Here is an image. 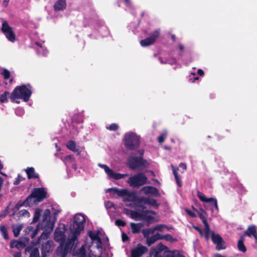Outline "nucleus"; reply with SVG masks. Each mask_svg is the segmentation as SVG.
Wrapping results in <instances>:
<instances>
[{"label":"nucleus","mask_w":257,"mask_h":257,"mask_svg":"<svg viewBox=\"0 0 257 257\" xmlns=\"http://www.w3.org/2000/svg\"><path fill=\"white\" fill-rule=\"evenodd\" d=\"M26 172L29 179L36 178L38 177V175L35 173V169L33 167L27 168L26 170Z\"/></svg>","instance_id":"29"},{"label":"nucleus","mask_w":257,"mask_h":257,"mask_svg":"<svg viewBox=\"0 0 257 257\" xmlns=\"http://www.w3.org/2000/svg\"><path fill=\"white\" fill-rule=\"evenodd\" d=\"M130 168L133 169L141 167H147L149 165L148 162L141 157H134L131 156L128 162Z\"/></svg>","instance_id":"10"},{"label":"nucleus","mask_w":257,"mask_h":257,"mask_svg":"<svg viewBox=\"0 0 257 257\" xmlns=\"http://www.w3.org/2000/svg\"><path fill=\"white\" fill-rule=\"evenodd\" d=\"M171 167H172L173 172L175 176V178L176 182L177 183V185H178V186L181 187L182 185L181 181L177 174V169L175 168L173 165H172Z\"/></svg>","instance_id":"32"},{"label":"nucleus","mask_w":257,"mask_h":257,"mask_svg":"<svg viewBox=\"0 0 257 257\" xmlns=\"http://www.w3.org/2000/svg\"><path fill=\"white\" fill-rule=\"evenodd\" d=\"M126 213L133 219L144 220L149 224L153 222H158L159 220V216L156 213L152 210H146L142 212L128 211Z\"/></svg>","instance_id":"7"},{"label":"nucleus","mask_w":257,"mask_h":257,"mask_svg":"<svg viewBox=\"0 0 257 257\" xmlns=\"http://www.w3.org/2000/svg\"><path fill=\"white\" fill-rule=\"evenodd\" d=\"M172 238V236L170 234H167L165 235H164V238L167 240H170Z\"/></svg>","instance_id":"49"},{"label":"nucleus","mask_w":257,"mask_h":257,"mask_svg":"<svg viewBox=\"0 0 257 257\" xmlns=\"http://www.w3.org/2000/svg\"><path fill=\"white\" fill-rule=\"evenodd\" d=\"M39 251L37 248H34L31 252L30 257H39Z\"/></svg>","instance_id":"36"},{"label":"nucleus","mask_w":257,"mask_h":257,"mask_svg":"<svg viewBox=\"0 0 257 257\" xmlns=\"http://www.w3.org/2000/svg\"><path fill=\"white\" fill-rule=\"evenodd\" d=\"M14 257H21V253L20 252H17L14 254Z\"/></svg>","instance_id":"52"},{"label":"nucleus","mask_w":257,"mask_h":257,"mask_svg":"<svg viewBox=\"0 0 257 257\" xmlns=\"http://www.w3.org/2000/svg\"><path fill=\"white\" fill-rule=\"evenodd\" d=\"M127 182L130 186L139 187L148 183V179L143 174L140 173L130 177Z\"/></svg>","instance_id":"8"},{"label":"nucleus","mask_w":257,"mask_h":257,"mask_svg":"<svg viewBox=\"0 0 257 257\" xmlns=\"http://www.w3.org/2000/svg\"><path fill=\"white\" fill-rule=\"evenodd\" d=\"M151 230L152 232H154L155 230L160 231L161 232H165L166 231L169 230V228L164 224H158L154 227L151 228Z\"/></svg>","instance_id":"27"},{"label":"nucleus","mask_w":257,"mask_h":257,"mask_svg":"<svg viewBox=\"0 0 257 257\" xmlns=\"http://www.w3.org/2000/svg\"><path fill=\"white\" fill-rule=\"evenodd\" d=\"M131 226L132 230V232L135 233L140 232L141 228L143 226V224L142 223H131Z\"/></svg>","instance_id":"28"},{"label":"nucleus","mask_w":257,"mask_h":257,"mask_svg":"<svg viewBox=\"0 0 257 257\" xmlns=\"http://www.w3.org/2000/svg\"><path fill=\"white\" fill-rule=\"evenodd\" d=\"M61 211V209L57 205L51 206L50 208L45 209L43 212L42 219L38 225L37 229L35 230L32 235V237H34L37 234L38 230L44 229L41 238L47 237L53 230L57 220V215Z\"/></svg>","instance_id":"2"},{"label":"nucleus","mask_w":257,"mask_h":257,"mask_svg":"<svg viewBox=\"0 0 257 257\" xmlns=\"http://www.w3.org/2000/svg\"><path fill=\"white\" fill-rule=\"evenodd\" d=\"M1 74L3 76L4 78L6 80L9 79L10 76V72L7 69H4L2 71Z\"/></svg>","instance_id":"37"},{"label":"nucleus","mask_w":257,"mask_h":257,"mask_svg":"<svg viewBox=\"0 0 257 257\" xmlns=\"http://www.w3.org/2000/svg\"><path fill=\"white\" fill-rule=\"evenodd\" d=\"M179 49L181 50H183L184 49V47L183 45H179Z\"/></svg>","instance_id":"58"},{"label":"nucleus","mask_w":257,"mask_h":257,"mask_svg":"<svg viewBox=\"0 0 257 257\" xmlns=\"http://www.w3.org/2000/svg\"><path fill=\"white\" fill-rule=\"evenodd\" d=\"M36 45H37L38 46H39L40 47H41V49H42V46L41 44H40L38 42H37L36 43Z\"/></svg>","instance_id":"59"},{"label":"nucleus","mask_w":257,"mask_h":257,"mask_svg":"<svg viewBox=\"0 0 257 257\" xmlns=\"http://www.w3.org/2000/svg\"><path fill=\"white\" fill-rule=\"evenodd\" d=\"M128 237L127 236V235L124 233H122V239L123 240V241H125V240H126L127 239Z\"/></svg>","instance_id":"50"},{"label":"nucleus","mask_w":257,"mask_h":257,"mask_svg":"<svg viewBox=\"0 0 257 257\" xmlns=\"http://www.w3.org/2000/svg\"><path fill=\"white\" fill-rule=\"evenodd\" d=\"M26 240L18 239L11 241L10 245L12 248L16 247L18 249L23 248L26 245Z\"/></svg>","instance_id":"20"},{"label":"nucleus","mask_w":257,"mask_h":257,"mask_svg":"<svg viewBox=\"0 0 257 257\" xmlns=\"http://www.w3.org/2000/svg\"><path fill=\"white\" fill-rule=\"evenodd\" d=\"M42 214V210L40 208H36L35 210L33 222H36L38 221Z\"/></svg>","instance_id":"33"},{"label":"nucleus","mask_w":257,"mask_h":257,"mask_svg":"<svg viewBox=\"0 0 257 257\" xmlns=\"http://www.w3.org/2000/svg\"><path fill=\"white\" fill-rule=\"evenodd\" d=\"M118 125L116 123H112L109 126L106 127V128L110 131H115L118 128Z\"/></svg>","instance_id":"40"},{"label":"nucleus","mask_w":257,"mask_h":257,"mask_svg":"<svg viewBox=\"0 0 257 257\" xmlns=\"http://www.w3.org/2000/svg\"><path fill=\"white\" fill-rule=\"evenodd\" d=\"M244 241V236H241L240 237V239L238 240V243H237V246H238V249L240 251H242L243 252H245L246 250V247L243 244Z\"/></svg>","instance_id":"31"},{"label":"nucleus","mask_w":257,"mask_h":257,"mask_svg":"<svg viewBox=\"0 0 257 257\" xmlns=\"http://www.w3.org/2000/svg\"><path fill=\"white\" fill-rule=\"evenodd\" d=\"M143 151H140V154H141V155H142V154H143Z\"/></svg>","instance_id":"63"},{"label":"nucleus","mask_w":257,"mask_h":257,"mask_svg":"<svg viewBox=\"0 0 257 257\" xmlns=\"http://www.w3.org/2000/svg\"><path fill=\"white\" fill-rule=\"evenodd\" d=\"M2 31L10 41L14 42L15 41L16 36L13 28L6 21L3 22Z\"/></svg>","instance_id":"13"},{"label":"nucleus","mask_w":257,"mask_h":257,"mask_svg":"<svg viewBox=\"0 0 257 257\" xmlns=\"http://www.w3.org/2000/svg\"><path fill=\"white\" fill-rule=\"evenodd\" d=\"M46 195L47 192L44 188H36L24 202L17 203L15 207L19 209L22 205L32 206L42 201L46 197Z\"/></svg>","instance_id":"6"},{"label":"nucleus","mask_w":257,"mask_h":257,"mask_svg":"<svg viewBox=\"0 0 257 257\" xmlns=\"http://www.w3.org/2000/svg\"><path fill=\"white\" fill-rule=\"evenodd\" d=\"M211 236V238L213 242L216 245V248L219 250L225 248L224 241L222 237L218 234L215 233L213 231H211L209 233V238Z\"/></svg>","instance_id":"12"},{"label":"nucleus","mask_w":257,"mask_h":257,"mask_svg":"<svg viewBox=\"0 0 257 257\" xmlns=\"http://www.w3.org/2000/svg\"><path fill=\"white\" fill-rule=\"evenodd\" d=\"M22 228L23 225L20 224H16L12 225L13 231L16 237L19 235L20 232L22 230Z\"/></svg>","instance_id":"30"},{"label":"nucleus","mask_w":257,"mask_h":257,"mask_svg":"<svg viewBox=\"0 0 257 257\" xmlns=\"http://www.w3.org/2000/svg\"><path fill=\"white\" fill-rule=\"evenodd\" d=\"M244 234L249 237L253 236L256 241H257V233L256 227L254 225L248 226L246 230L244 232Z\"/></svg>","instance_id":"21"},{"label":"nucleus","mask_w":257,"mask_h":257,"mask_svg":"<svg viewBox=\"0 0 257 257\" xmlns=\"http://www.w3.org/2000/svg\"><path fill=\"white\" fill-rule=\"evenodd\" d=\"M85 218L83 215L77 214L74 217V222L70 226L71 233L72 234V238L68 243V247L72 246L74 243L81 232L83 230Z\"/></svg>","instance_id":"4"},{"label":"nucleus","mask_w":257,"mask_h":257,"mask_svg":"<svg viewBox=\"0 0 257 257\" xmlns=\"http://www.w3.org/2000/svg\"><path fill=\"white\" fill-rule=\"evenodd\" d=\"M153 238H155V239H156V240L163 239L164 238V235H161V234H160L159 233H156V234H155L153 236Z\"/></svg>","instance_id":"46"},{"label":"nucleus","mask_w":257,"mask_h":257,"mask_svg":"<svg viewBox=\"0 0 257 257\" xmlns=\"http://www.w3.org/2000/svg\"><path fill=\"white\" fill-rule=\"evenodd\" d=\"M46 50H44L43 52H42V54L43 55H45L46 54ZM39 53H41V51L40 50H38Z\"/></svg>","instance_id":"56"},{"label":"nucleus","mask_w":257,"mask_h":257,"mask_svg":"<svg viewBox=\"0 0 257 257\" xmlns=\"http://www.w3.org/2000/svg\"><path fill=\"white\" fill-rule=\"evenodd\" d=\"M20 181H21L20 176H19L17 179L15 181L14 184L16 185H17V184H19Z\"/></svg>","instance_id":"51"},{"label":"nucleus","mask_w":257,"mask_h":257,"mask_svg":"<svg viewBox=\"0 0 257 257\" xmlns=\"http://www.w3.org/2000/svg\"><path fill=\"white\" fill-rule=\"evenodd\" d=\"M172 257H184L183 255L179 254V253H177V254H175Z\"/></svg>","instance_id":"54"},{"label":"nucleus","mask_w":257,"mask_h":257,"mask_svg":"<svg viewBox=\"0 0 257 257\" xmlns=\"http://www.w3.org/2000/svg\"><path fill=\"white\" fill-rule=\"evenodd\" d=\"M194 228L199 231V233L200 234L201 236L202 237H204L205 238V230L204 229V231L201 230L197 226H194Z\"/></svg>","instance_id":"42"},{"label":"nucleus","mask_w":257,"mask_h":257,"mask_svg":"<svg viewBox=\"0 0 257 257\" xmlns=\"http://www.w3.org/2000/svg\"><path fill=\"white\" fill-rule=\"evenodd\" d=\"M179 168L181 169V172L183 173L187 168L186 165L184 163H181L179 165Z\"/></svg>","instance_id":"45"},{"label":"nucleus","mask_w":257,"mask_h":257,"mask_svg":"<svg viewBox=\"0 0 257 257\" xmlns=\"http://www.w3.org/2000/svg\"><path fill=\"white\" fill-rule=\"evenodd\" d=\"M214 257H225V256L222 255L220 254H216L214 255Z\"/></svg>","instance_id":"57"},{"label":"nucleus","mask_w":257,"mask_h":257,"mask_svg":"<svg viewBox=\"0 0 257 257\" xmlns=\"http://www.w3.org/2000/svg\"><path fill=\"white\" fill-rule=\"evenodd\" d=\"M3 168V166L0 164V170Z\"/></svg>","instance_id":"62"},{"label":"nucleus","mask_w":257,"mask_h":257,"mask_svg":"<svg viewBox=\"0 0 257 257\" xmlns=\"http://www.w3.org/2000/svg\"><path fill=\"white\" fill-rule=\"evenodd\" d=\"M147 250L145 246L139 244L132 250L131 257H140L147 252Z\"/></svg>","instance_id":"18"},{"label":"nucleus","mask_w":257,"mask_h":257,"mask_svg":"<svg viewBox=\"0 0 257 257\" xmlns=\"http://www.w3.org/2000/svg\"><path fill=\"white\" fill-rule=\"evenodd\" d=\"M9 95V93L7 91H6L3 94H2L0 96V102L3 103L7 102V98Z\"/></svg>","instance_id":"35"},{"label":"nucleus","mask_w":257,"mask_h":257,"mask_svg":"<svg viewBox=\"0 0 257 257\" xmlns=\"http://www.w3.org/2000/svg\"><path fill=\"white\" fill-rule=\"evenodd\" d=\"M115 223L118 226H123L125 224V223L124 221L120 220H116L115 221Z\"/></svg>","instance_id":"47"},{"label":"nucleus","mask_w":257,"mask_h":257,"mask_svg":"<svg viewBox=\"0 0 257 257\" xmlns=\"http://www.w3.org/2000/svg\"><path fill=\"white\" fill-rule=\"evenodd\" d=\"M157 240L155 239V238H153V236H152L151 238L148 239L147 243L149 245H151L152 243H153Z\"/></svg>","instance_id":"44"},{"label":"nucleus","mask_w":257,"mask_h":257,"mask_svg":"<svg viewBox=\"0 0 257 257\" xmlns=\"http://www.w3.org/2000/svg\"><path fill=\"white\" fill-rule=\"evenodd\" d=\"M124 141L125 146L130 149H133L139 146L140 138L134 133H129L125 135Z\"/></svg>","instance_id":"9"},{"label":"nucleus","mask_w":257,"mask_h":257,"mask_svg":"<svg viewBox=\"0 0 257 257\" xmlns=\"http://www.w3.org/2000/svg\"><path fill=\"white\" fill-rule=\"evenodd\" d=\"M197 73L198 74H199L200 75H203L204 74L203 70L201 69L198 70Z\"/></svg>","instance_id":"53"},{"label":"nucleus","mask_w":257,"mask_h":257,"mask_svg":"<svg viewBox=\"0 0 257 257\" xmlns=\"http://www.w3.org/2000/svg\"><path fill=\"white\" fill-rule=\"evenodd\" d=\"M32 88L29 84L23 85L16 87L11 95L12 101L19 103V99L27 102L32 94Z\"/></svg>","instance_id":"5"},{"label":"nucleus","mask_w":257,"mask_h":257,"mask_svg":"<svg viewBox=\"0 0 257 257\" xmlns=\"http://www.w3.org/2000/svg\"><path fill=\"white\" fill-rule=\"evenodd\" d=\"M66 147L69 150L74 152H76L79 154L81 152L79 146H78L73 141H68L66 144Z\"/></svg>","instance_id":"22"},{"label":"nucleus","mask_w":257,"mask_h":257,"mask_svg":"<svg viewBox=\"0 0 257 257\" xmlns=\"http://www.w3.org/2000/svg\"><path fill=\"white\" fill-rule=\"evenodd\" d=\"M73 168H74V169H76V166L75 165H73Z\"/></svg>","instance_id":"64"},{"label":"nucleus","mask_w":257,"mask_h":257,"mask_svg":"<svg viewBox=\"0 0 257 257\" xmlns=\"http://www.w3.org/2000/svg\"><path fill=\"white\" fill-rule=\"evenodd\" d=\"M20 215L24 216L25 217H30V214L29 212L26 210H22L20 211Z\"/></svg>","instance_id":"41"},{"label":"nucleus","mask_w":257,"mask_h":257,"mask_svg":"<svg viewBox=\"0 0 257 257\" xmlns=\"http://www.w3.org/2000/svg\"><path fill=\"white\" fill-rule=\"evenodd\" d=\"M88 234L90 239L80 248L79 257H91L90 253L94 256H100L103 248L102 240V233L100 230H89Z\"/></svg>","instance_id":"1"},{"label":"nucleus","mask_w":257,"mask_h":257,"mask_svg":"<svg viewBox=\"0 0 257 257\" xmlns=\"http://www.w3.org/2000/svg\"><path fill=\"white\" fill-rule=\"evenodd\" d=\"M99 166L104 169L105 173L107 174L109 178L113 179L115 180H119L128 176V174H122L119 173H116L109 168L106 165L99 164Z\"/></svg>","instance_id":"11"},{"label":"nucleus","mask_w":257,"mask_h":257,"mask_svg":"<svg viewBox=\"0 0 257 257\" xmlns=\"http://www.w3.org/2000/svg\"><path fill=\"white\" fill-rule=\"evenodd\" d=\"M105 207L108 209H111L113 207V203L110 201H107L105 203Z\"/></svg>","instance_id":"43"},{"label":"nucleus","mask_w":257,"mask_h":257,"mask_svg":"<svg viewBox=\"0 0 257 257\" xmlns=\"http://www.w3.org/2000/svg\"><path fill=\"white\" fill-rule=\"evenodd\" d=\"M0 231L5 239H8L9 238L7 229L4 225H1Z\"/></svg>","instance_id":"34"},{"label":"nucleus","mask_w":257,"mask_h":257,"mask_svg":"<svg viewBox=\"0 0 257 257\" xmlns=\"http://www.w3.org/2000/svg\"><path fill=\"white\" fill-rule=\"evenodd\" d=\"M54 9L56 11H63L66 7V3L65 0H57L54 4Z\"/></svg>","instance_id":"23"},{"label":"nucleus","mask_w":257,"mask_h":257,"mask_svg":"<svg viewBox=\"0 0 257 257\" xmlns=\"http://www.w3.org/2000/svg\"><path fill=\"white\" fill-rule=\"evenodd\" d=\"M186 212L191 216L192 217H195V214L193 212H192L191 211L186 209Z\"/></svg>","instance_id":"48"},{"label":"nucleus","mask_w":257,"mask_h":257,"mask_svg":"<svg viewBox=\"0 0 257 257\" xmlns=\"http://www.w3.org/2000/svg\"><path fill=\"white\" fill-rule=\"evenodd\" d=\"M140 203L145 205H149L153 207H157L158 204L154 199L147 197L141 198L140 200Z\"/></svg>","instance_id":"19"},{"label":"nucleus","mask_w":257,"mask_h":257,"mask_svg":"<svg viewBox=\"0 0 257 257\" xmlns=\"http://www.w3.org/2000/svg\"><path fill=\"white\" fill-rule=\"evenodd\" d=\"M172 38L173 40L174 41L175 40V36L174 35H172Z\"/></svg>","instance_id":"60"},{"label":"nucleus","mask_w":257,"mask_h":257,"mask_svg":"<svg viewBox=\"0 0 257 257\" xmlns=\"http://www.w3.org/2000/svg\"><path fill=\"white\" fill-rule=\"evenodd\" d=\"M142 191H144V193L146 195L151 194L157 195L158 194L157 189L156 188L152 186L144 187L142 189Z\"/></svg>","instance_id":"24"},{"label":"nucleus","mask_w":257,"mask_h":257,"mask_svg":"<svg viewBox=\"0 0 257 257\" xmlns=\"http://www.w3.org/2000/svg\"><path fill=\"white\" fill-rule=\"evenodd\" d=\"M201 213H199V216L200 219L202 220L203 223L205 226V238L206 240L209 239V233L210 232V228L209 224H208L207 220L206 219V212L202 209L201 210Z\"/></svg>","instance_id":"16"},{"label":"nucleus","mask_w":257,"mask_h":257,"mask_svg":"<svg viewBox=\"0 0 257 257\" xmlns=\"http://www.w3.org/2000/svg\"><path fill=\"white\" fill-rule=\"evenodd\" d=\"M74 161V158L72 156H66L64 160V161L65 163H72Z\"/></svg>","instance_id":"39"},{"label":"nucleus","mask_w":257,"mask_h":257,"mask_svg":"<svg viewBox=\"0 0 257 257\" xmlns=\"http://www.w3.org/2000/svg\"><path fill=\"white\" fill-rule=\"evenodd\" d=\"M112 191L114 193L117 194L120 196H122L123 197L125 196V195L128 193V190H127V189H118L115 188L108 189L107 190V191Z\"/></svg>","instance_id":"26"},{"label":"nucleus","mask_w":257,"mask_h":257,"mask_svg":"<svg viewBox=\"0 0 257 257\" xmlns=\"http://www.w3.org/2000/svg\"><path fill=\"white\" fill-rule=\"evenodd\" d=\"M160 31L157 30L154 31L151 36L141 41L140 44L143 47H147L153 44L156 40L159 37Z\"/></svg>","instance_id":"14"},{"label":"nucleus","mask_w":257,"mask_h":257,"mask_svg":"<svg viewBox=\"0 0 257 257\" xmlns=\"http://www.w3.org/2000/svg\"><path fill=\"white\" fill-rule=\"evenodd\" d=\"M124 1H125V2L126 3H129L130 0H124Z\"/></svg>","instance_id":"61"},{"label":"nucleus","mask_w":257,"mask_h":257,"mask_svg":"<svg viewBox=\"0 0 257 257\" xmlns=\"http://www.w3.org/2000/svg\"><path fill=\"white\" fill-rule=\"evenodd\" d=\"M197 196L202 202L204 203H210L211 204L213 205L214 206L215 209L217 211L219 210V208L217 205V201L216 198H207L204 194L200 192H198L197 193Z\"/></svg>","instance_id":"15"},{"label":"nucleus","mask_w":257,"mask_h":257,"mask_svg":"<svg viewBox=\"0 0 257 257\" xmlns=\"http://www.w3.org/2000/svg\"><path fill=\"white\" fill-rule=\"evenodd\" d=\"M54 249L53 243L52 241H47L42 244V250L44 253H48Z\"/></svg>","instance_id":"25"},{"label":"nucleus","mask_w":257,"mask_h":257,"mask_svg":"<svg viewBox=\"0 0 257 257\" xmlns=\"http://www.w3.org/2000/svg\"><path fill=\"white\" fill-rule=\"evenodd\" d=\"M167 135V132L165 131L158 138V141L160 143H162L164 142L165 138L166 137Z\"/></svg>","instance_id":"38"},{"label":"nucleus","mask_w":257,"mask_h":257,"mask_svg":"<svg viewBox=\"0 0 257 257\" xmlns=\"http://www.w3.org/2000/svg\"><path fill=\"white\" fill-rule=\"evenodd\" d=\"M124 201L126 203V205L131 206L137 201V196L135 192L128 191L123 198Z\"/></svg>","instance_id":"17"},{"label":"nucleus","mask_w":257,"mask_h":257,"mask_svg":"<svg viewBox=\"0 0 257 257\" xmlns=\"http://www.w3.org/2000/svg\"><path fill=\"white\" fill-rule=\"evenodd\" d=\"M10 0H5L3 2V5L5 7H6L9 3Z\"/></svg>","instance_id":"55"},{"label":"nucleus","mask_w":257,"mask_h":257,"mask_svg":"<svg viewBox=\"0 0 257 257\" xmlns=\"http://www.w3.org/2000/svg\"><path fill=\"white\" fill-rule=\"evenodd\" d=\"M65 230L66 228L65 225L61 224L59 227L56 228L55 231L54 239L56 241L60 243V245L57 248V254L61 257H65L66 254L69 251L75 247V246L78 242L77 240L76 239L72 246H70V247H68V246L67 247L68 243L72 238V234L71 233V231H70L69 236L67 239L66 240V236L64 234Z\"/></svg>","instance_id":"3"}]
</instances>
